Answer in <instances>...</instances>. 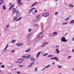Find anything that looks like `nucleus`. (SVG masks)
I'll return each mask as SVG.
<instances>
[{"instance_id": "nucleus-44", "label": "nucleus", "mask_w": 74, "mask_h": 74, "mask_svg": "<svg viewBox=\"0 0 74 74\" xmlns=\"http://www.w3.org/2000/svg\"><path fill=\"white\" fill-rule=\"evenodd\" d=\"M22 66H23V65H20L19 67H22Z\"/></svg>"}, {"instance_id": "nucleus-56", "label": "nucleus", "mask_w": 74, "mask_h": 74, "mask_svg": "<svg viewBox=\"0 0 74 74\" xmlns=\"http://www.w3.org/2000/svg\"><path fill=\"white\" fill-rule=\"evenodd\" d=\"M40 34H42V32L40 33Z\"/></svg>"}, {"instance_id": "nucleus-8", "label": "nucleus", "mask_w": 74, "mask_h": 74, "mask_svg": "<svg viewBox=\"0 0 74 74\" xmlns=\"http://www.w3.org/2000/svg\"><path fill=\"white\" fill-rule=\"evenodd\" d=\"M51 65H49L47 66H45V68H44L42 70V71H44L45 69V68H48L49 67V66H50Z\"/></svg>"}, {"instance_id": "nucleus-28", "label": "nucleus", "mask_w": 74, "mask_h": 74, "mask_svg": "<svg viewBox=\"0 0 74 74\" xmlns=\"http://www.w3.org/2000/svg\"><path fill=\"white\" fill-rule=\"evenodd\" d=\"M28 32H32V29L31 28L29 29H28Z\"/></svg>"}, {"instance_id": "nucleus-33", "label": "nucleus", "mask_w": 74, "mask_h": 74, "mask_svg": "<svg viewBox=\"0 0 74 74\" xmlns=\"http://www.w3.org/2000/svg\"><path fill=\"white\" fill-rule=\"evenodd\" d=\"M32 65L31 64H30V65L28 66V67H29V68H30V67H32Z\"/></svg>"}, {"instance_id": "nucleus-53", "label": "nucleus", "mask_w": 74, "mask_h": 74, "mask_svg": "<svg viewBox=\"0 0 74 74\" xmlns=\"http://www.w3.org/2000/svg\"><path fill=\"white\" fill-rule=\"evenodd\" d=\"M7 49V48L5 47V48L4 49V51H5L6 49Z\"/></svg>"}, {"instance_id": "nucleus-30", "label": "nucleus", "mask_w": 74, "mask_h": 74, "mask_svg": "<svg viewBox=\"0 0 74 74\" xmlns=\"http://www.w3.org/2000/svg\"><path fill=\"white\" fill-rule=\"evenodd\" d=\"M37 26H38V24H37L34 25V27H36Z\"/></svg>"}, {"instance_id": "nucleus-7", "label": "nucleus", "mask_w": 74, "mask_h": 74, "mask_svg": "<svg viewBox=\"0 0 74 74\" xmlns=\"http://www.w3.org/2000/svg\"><path fill=\"white\" fill-rule=\"evenodd\" d=\"M31 37V35H30V34H28V35L27 37V39H29V38H30Z\"/></svg>"}, {"instance_id": "nucleus-12", "label": "nucleus", "mask_w": 74, "mask_h": 74, "mask_svg": "<svg viewBox=\"0 0 74 74\" xmlns=\"http://www.w3.org/2000/svg\"><path fill=\"white\" fill-rule=\"evenodd\" d=\"M3 0H0V5H1V4H2L3 3Z\"/></svg>"}, {"instance_id": "nucleus-45", "label": "nucleus", "mask_w": 74, "mask_h": 74, "mask_svg": "<svg viewBox=\"0 0 74 74\" xmlns=\"http://www.w3.org/2000/svg\"><path fill=\"white\" fill-rule=\"evenodd\" d=\"M71 56H69L68 57V59H70V58H71Z\"/></svg>"}, {"instance_id": "nucleus-48", "label": "nucleus", "mask_w": 74, "mask_h": 74, "mask_svg": "<svg viewBox=\"0 0 74 74\" xmlns=\"http://www.w3.org/2000/svg\"><path fill=\"white\" fill-rule=\"evenodd\" d=\"M8 45H7L6 47V48H8Z\"/></svg>"}, {"instance_id": "nucleus-60", "label": "nucleus", "mask_w": 74, "mask_h": 74, "mask_svg": "<svg viewBox=\"0 0 74 74\" xmlns=\"http://www.w3.org/2000/svg\"><path fill=\"white\" fill-rule=\"evenodd\" d=\"M1 64H2V63H0V65H1Z\"/></svg>"}, {"instance_id": "nucleus-10", "label": "nucleus", "mask_w": 74, "mask_h": 74, "mask_svg": "<svg viewBox=\"0 0 74 74\" xmlns=\"http://www.w3.org/2000/svg\"><path fill=\"white\" fill-rule=\"evenodd\" d=\"M54 59H55V60L57 61H59V59H58V58L57 57H54Z\"/></svg>"}, {"instance_id": "nucleus-51", "label": "nucleus", "mask_w": 74, "mask_h": 74, "mask_svg": "<svg viewBox=\"0 0 74 74\" xmlns=\"http://www.w3.org/2000/svg\"><path fill=\"white\" fill-rule=\"evenodd\" d=\"M20 73H21V72L19 71H18L17 73V74H20Z\"/></svg>"}, {"instance_id": "nucleus-16", "label": "nucleus", "mask_w": 74, "mask_h": 74, "mask_svg": "<svg viewBox=\"0 0 74 74\" xmlns=\"http://www.w3.org/2000/svg\"><path fill=\"white\" fill-rule=\"evenodd\" d=\"M56 51H57V53H60V51H59V49H56Z\"/></svg>"}, {"instance_id": "nucleus-32", "label": "nucleus", "mask_w": 74, "mask_h": 74, "mask_svg": "<svg viewBox=\"0 0 74 74\" xmlns=\"http://www.w3.org/2000/svg\"><path fill=\"white\" fill-rule=\"evenodd\" d=\"M1 68H4V67H5L4 65H2L1 66Z\"/></svg>"}, {"instance_id": "nucleus-20", "label": "nucleus", "mask_w": 74, "mask_h": 74, "mask_svg": "<svg viewBox=\"0 0 74 74\" xmlns=\"http://www.w3.org/2000/svg\"><path fill=\"white\" fill-rule=\"evenodd\" d=\"M35 8H32L29 11V12H32V11H33V9H35Z\"/></svg>"}, {"instance_id": "nucleus-27", "label": "nucleus", "mask_w": 74, "mask_h": 74, "mask_svg": "<svg viewBox=\"0 0 74 74\" xmlns=\"http://www.w3.org/2000/svg\"><path fill=\"white\" fill-rule=\"evenodd\" d=\"M15 50H11V53H14V52H15Z\"/></svg>"}, {"instance_id": "nucleus-52", "label": "nucleus", "mask_w": 74, "mask_h": 74, "mask_svg": "<svg viewBox=\"0 0 74 74\" xmlns=\"http://www.w3.org/2000/svg\"><path fill=\"white\" fill-rule=\"evenodd\" d=\"M11 8H12L10 6L9 9V10H11Z\"/></svg>"}, {"instance_id": "nucleus-3", "label": "nucleus", "mask_w": 74, "mask_h": 74, "mask_svg": "<svg viewBox=\"0 0 74 74\" xmlns=\"http://www.w3.org/2000/svg\"><path fill=\"white\" fill-rule=\"evenodd\" d=\"M49 15V13L48 12L44 13L42 14V16L44 17H47Z\"/></svg>"}, {"instance_id": "nucleus-19", "label": "nucleus", "mask_w": 74, "mask_h": 74, "mask_svg": "<svg viewBox=\"0 0 74 74\" xmlns=\"http://www.w3.org/2000/svg\"><path fill=\"white\" fill-rule=\"evenodd\" d=\"M3 10H5V9H6V7L5 6V5H3Z\"/></svg>"}, {"instance_id": "nucleus-64", "label": "nucleus", "mask_w": 74, "mask_h": 74, "mask_svg": "<svg viewBox=\"0 0 74 74\" xmlns=\"http://www.w3.org/2000/svg\"><path fill=\"white\" fill-rule=\"evenodd\" d=\"M12 73H9V74H11Z\"/></svg>"}, {"instance_id": "nucleus-31", "label": "nucleus", "mask_w": 74, "mask_h": 74, "mask_svg": "<svg viewBox=\"0 0 74 74\" xmlns=\"http://www.w3.org/2000/svg\"><path fill=\"white\" fill-rule=\"evenodd\" d=\"M38 69L37 68H36L35 69V71H37V70H38Z\"/></svg>"}, {"instance_id": "nucleus-29", "label": "nucleus", "mask_w": 74, "mask_h": 74, "mask_svg": "<svg viewBox=\"0 0 74 74\" xmlns=\"http://www.w3.org/2000/svg\"><path fill=\"white\" fill-rule=\"evenodd\" d=\"M34 62H33L32 63H31L30 64H31L32 66V65H33V64H34Z\"/></svg>"}, {"instance_id": "nucleus-34", "label": "nucleus", "mask_w": 74, "mask_h": 74, "mask_svg": "<svg viewBox=\"0 0 74 74\" xmlns=\"http://www.w3.org/2000/svg\"><path fill=\"white\" fill-rule=\"evenodd\" d=\"M22 4H23V3H22V2H20L19 5H22Z\"/></svg>"}, {"instance_id": "nucleus-2", "label": "nucleus", "mask_w": 74, "mask_h": 74, "mask_svg": "<svg viewBox=\"0 0 74 74\" xmlns=\"http://www.w3.org/2000/svg\"><path fill=\"white\" fill-rule=\"evenodd\" d=\"M61 40L62 42H67V40H66V38L64 37H62L61 38Z\"/></svg>"}, {"instance_id": "nucleus-5", "label": "nucleus", "mask_w": 74, "mask_h": 74, "mask_svg": "<svg viewBox=\"0 0 74 74\" xmlns=\"http://www.w3.org/2000/svg\"><path fill=\"white\" fill-rule=\"evenodd\" d=\"M16 45L18 47H21V46H22V45H23V44L22 43H20L19 44L18 43H17L16 44Z\"/></svg>"}, {"instance_id": "nucleus-4", "label": "nucleus", "mask_w": 74, "mask_h": 74, "mask_svg": "<svg viewBox=\"0 0 74 74\" xmlns=\"http://www.w3.org/2000/svg\"><path fill=\"white\" fill-rule=\"evenodd\" d=\"M48 44V42H45L42 43V45L41 46V47H45V45H47Z\"/></svg>"}, {"instance_id": "nucleus-41", "label": "nucleus", "mask_w": 74, "mask_h": 74, "mask_svg": "<svg viewBox=\"0 0 74 74\" xmlns=\"http://www.w3.org/2000/svg\"><path fill=\"white\" fill-rule=\"evenodd\" d=\"M47 55H48V54H45L43 55V56H47Z\"/></svg>"}, {"instance_id": "nucleus-25", "label": "nucleus", "mask_w": 74, "mask_h": 74, "mask_svg": "<svg viewBox=\"0 0 74 74\" xmlns=\"http://www.w3.org/2000/svg\"><path fill=\"white\" fill-rule=\"evenodd\" d=\"M22 58H26V56H25V55H23L22 56Z\"/></svg>"}, {"instance_id": "nucleus-15", "label": "nucleus", "mask_w": 74, "mask_h": 74, "mask_svg": "<svg viewBox=\"0 0 74 74\" xmlns=\"http://www.w3.org/2000/svg\"><path fill=\"white\" fill-rule=\"evenodd\" d=\"M31 57V56L30 55H28L26 56V58L28 59V58H30Z\"/></svg>"}, {"instance_id": "nucleus-14", "label": "nucleus", "mask_w": 74, "mask_h": 74, "mask_svg": "<svg viewBox=\"0 0 74 74\" xmlns=\"http://www.w3.org/2000/svg\"><path fill=\"white\" fill-rule=\"evenodd\" d=\"M18 16H16V17H15V16H14V17L13 18L14 21H15V20H16V19H17V18H18Z\"/></svg>"}, {"instance_id": "nucleus-36", "label": "nucleus", "mask_w": 74, "mask_h": 74, "mask_svg": "<svg viewBox=\"0 0 74 74\" xmlns=\"http://www.w3.org/2000/svg\"><path fill=\"white\" fill-rule=\"evenodd\" d=\"M9 26H10V25L8 24L6 25L7 27H8Z\"/></svg>"}, {"instance_id": "nucleus-59", "label": "nucleus", "mask_w": 74, "mask_h": 74, "mask_svg": "<svg viewBox=\"0 0 74 74\" xmlns=\"http://www.w3.org/2000/svg\"><path fill=\"white\" fill-rule=\"evenodd\" d=\"M67 34V33H66V34H65V36H66V34Z\"/></svg>"}, {"instance_id": "nucleus-46", "label": "nucleus", "mask_w": 74, "mask_h": 74, "mask_svg": "<svg viewBox=\"0 0 74 74\" xmlns=\"http://www.w3.org/2000/svg\"><path fill=\"white\" fill-rule=\"evenodd\" d=\"M59 46H56V48H59Z\"/></svg>"}, {"instance_id": "nucleus-62", "label": "nucleus", "mask_w": 74, "mask_h": 74, "mask_svg": "<svg viewBox=\"0 0 74 74\" xmlns=\"http://www.w3.org/2000/svg\"><path fill=\"white\" fill-rule=\"evenodd\" d=\"M60 67V66H59V65H58V67Z\"/></svg>"}, {"instance_id": "nucleus-47", "label": "nucleus", "mask_w": 74, "mask_h": 74, "mask_svg": "<svg viewBox=\"0 0 74 74\" xmlns=\"http://www.w3.org/2000/svg\"><path fill=\"white\" fill-rule=\"evenodd\" d=\"M39 38H40V36L38 35L37 37V38L38 39Z\"/></svg>"}, {"instance_id": "nucleus-22", "label": "nucleus", "mask_w": 74, "mask_h": 74, "mask_svg": "<svg viewBox=\"0 0 74 74\" xmlns=\"http://www.w3.org/2000/svg\"><path fill=\"white\" fill-rule=\"evenodd\" d=\"M53 34H55V35H56L57 34H58V32H54L53 33Z\"/></svg>"}, {"instance_id": "nucleus-37", "label": "nucleus", "mask_w": 74, "mask_h": 74, "mask_svg": "<svg viewBox=\"0 0 74 74\" xmlns=\"http://www.w3.org/2000/svg\"><path fill=\"white\" fill-rule=\"evenodd\" d=\"M52 56H53V55H50L47 56V57H51Z\"/></svg>"}, {"instance_id": "nucleus-17", "label": "nucleus", "mask_w": 74, "mask_h": 74, "mask_svg": "<svg viewBox=\"0 0 74 74\" xmlns=\"http://www.w3.org/2000/svg\"><path fill=\"white\" fill-rule=\"evenodd\" d=\"M40 53H41V52H40V51L38 53V54L36 56L37 58H38V57L39 56V55H40Z\"/></svg>"}, {"instance_id": "nucleus-42", "label": "nucleus", "mask_w": 74, "mask_h": 74, "mask_svg": "<svg viewBox=\"0 0 74 74\" xmlns=\"http://www.w3.org/2000/svg\"><path fill=\"white\" fill-rule=\"evenodd\" d=\"M58 14V12H56L55 13V15H57Z\"/></svg>"}, {"instance_id": "nucleus-6", "label": "nucleus", "mask_w": 74, "mask_h": 74, "mask_svg": "<svg viewBox=\"0 0 74 74\" xmlns=\"http://www.w3.org/2000/svg\"><path fill=\"white\" fill-rule=\"evenodd\" d=\"M23 59H19L18 60V63H21L23 62Z\"/></svg>"}, {"instance_id": "nucleus-55", "label": "nucleus", "mask_w": 74, "mask_h": 74, "mask_svg": "<svg viewBox=\"0 0 74 74\" xmlns=\"http://www.w3.org/2000/svg\"><path fill=\"white\" fill-rule=\"evenodd\" d=\"M72 51L73 52H74V49H73L72 50Z\"/></svg>"}, {"instance_id": "nucleus-13", "label": "nucleus", "mask_w": 74, "mask_h": 74, "mask_svg": "<svg viewBox=\"0 0 74 74\" xmlns=\"http://www.w3.org/2000/svg\"><path fill=\"white\" fill-rule=\"evenodd\" d=\"M31 61H35V60H36L34 59V58H33V57H32L31 58Z\"/></svg>"}, {"instance_id": "nucleus-43", "label": "nucleus", "mask_w": 74, "mask_h": 74, "mask_svg": "<svg viewBox=\"0 0 74 74\" xmlns=\"http://www.w3.org/2000/svg\"><path fill=\"white\" fill-rule=\"evenodd\" d=\"M12 5V3H9V5Z\"/></svg>"}, {"instance_id": "nucleus-58", "label": "nucleus", "mask_w": 74, "mask_h": 74, "mask_svg": "<svg viewBox=\"0 0 74 74\" xmlns=\"http://www.w3.org/2000/svg\"><path fill=\"white\" fill-rule=\"evenodd\" d=\"M62 68V66H60L59 67V68Z\"/></svg>"}, {"instance_id": "nucleus-63", "label": "nucleus", "mask_w": 74, "mask_h": 74, "mask_svg": "<svg viewBox=\"0 0 74 74\" xmlns=\"http://www.w3.org/2000/svg\"><path fill=\"white\" fill-rule=\"evenodd\" d=\"M35 3V4H36V3H38V2H36Z\"/></svg>"}, {"instance_id": "nucleus-18", "label": "nucleus", "mask_w": 74, "mask_h": 74, "mask_svg": "<svg viewBox=\"0 0 74 74\" xmlns=\"http://www.w3.org/2000/svg\"><path fill=\"white\" fill-rule=\"evenodd\" d=\"M67 22L63 23H62V25H67Z\"/></svg>"}, {"instance_id": "nucleus-61", "label": "nucleus", "mask_w": 74, "mask_h": 74, "mask_svg": "<svg viewBox=\"0 0 74 74\" xmlns=\"http://www.w3.org/2000/svg\"><path fill=\"white\" fill-rule=\"evenodd\" d=\"M14 70H16V68H15L14 69Z\"/></svg>"}, {"instance_id": "nucleus-21", "label": "nucleus", "mask_w": 74, "mask_h": 74, "mask_svg": "<svg viewBox=\"0 0 74 74\" xmlns=\"http://www.w3.org/2000/svg\"><path fill=\"white\" fill-rule=\"evenodd\" d=\"M70 23L73 24L74 23V20H73L71 21V22H70Z\"/></svg>"}, {"instance_id": "nucleus-23", "label": "nucleus", "mask_w": 74, "mask_h": 74, "mask_svg": "<svg viewBox=\"0 0 74 74\" xmlns=\"http://www.w3.org/2000/svg\"><path fill=\"white\" fill-rule=\"evenodd\" d=\"M15 41H16V40H13L11 42V43H14V42H15Z\"/></svg>"}, {"instance_id": "nucleus-11", "label": "nucleus", "mask_w": 74, "mask_h": 74, "mask_svg": "<svg viewBox=\"0 0 74 74\" xmlns=\"http://www.w3.org/2000/svg\"><path fill=\"white\" fill-rule=\"evenodd\" d=\"M22 18V17H19L18 19H17V20H16V21H20V20H21Z\"/></svg>"}, {"instance_id": "nucleus-49", "label": "nucleus", "mask_w": 74, "mask_h": 74, "mask_svg": "<svg viewBox=\"0 0 74 74\" xmlns=\"http://www.w3.org/2000/svg\"><path fill=\"white\" fill-rule=\"evenodd\" d=\"M51 59H54V57L51 58Z\"/></svg>"}, {"instance_id": "nucleus-40", "label": "nucleus", "mask_w": 74, "mask_h": 74, "mask_svg": "<svg viewBox=\"0 0 74 74\" xmlns=\"http://www.w3.org/2000/svg\"><path fill=\"white\" fill-rule=\"evenodd\" d=\"M35 4H36V3H34V4H33L32 5V6H34V5H35Z\"/></svg>"}, {"instance_id": "nucleus-57", "label": "nucleus", "mask_w": 74, "mask_h": 74, "mask_svg": "<svg viewBox=\"0 0 74 74\" xmlns=\"http://www.w3.org/2000/svg\"><path fill=\"white\" fill-rule=\"evenodd\" d=\"M54 64H55V62H53V63H52V64H53V65Z\"/></svg>"}, {"instance_id": "nucleus-35", "label": "nucleus", "mask_w": 74, "mask_h": 74, "mask_svg": "<svg viewBox=\"0 0 74 74\" xmlns=\"http://www.w3.org/2000/svg\"><path fill=\"white\" fill-rule=\"evenodd\" d=\"M40 16V15H38L37 16V18H39Z\"/></svg>"}, {"instance_id": "nucleus-24", "label": "nucleus", "mask_w": 74, "mask_h": 74, "mask_svg": "<svg viewBox=\"0 0 74 74\" xmlns=\"http://www.w3.org/2000/svg\"><path fill=\"white\" fill-rule=\"evenodd\" d=\"M21 0H18V1H17V2L18 3V4H20L21 2Z\"/></svg>"}, {"instance_id": "nucleus-26", "label": "nucleus", "mask_w": 74, "mask_h": 74, "mask_svg": "<svg viewBox=\"0 0 74 74\" xmlns=\"http://www.w3.org/2000/svg\"><path fill=\"white\" fill-rule=\"evenodd\" d=\"M69 7H74V5L73 4H69Z\"/></svg>"}, {"instance_id": "nucleus-39", "label": "nucleus", "mask_w": 74, "mask_h": 74, "mask_svg": "<svg viewBox=\"0 0 74 74\" xmlns=\"http://www.w3.org/2000/svg\"><path fill=\"white\" fill-rule=\"evenodd\" d=\"M14 6V4H13L12 5H11L10 7L12 8V7H13Z\"/></svg>"}, {"instance_id": "nucleus-9", "label": "nucleus", "mask_w": 74, "mask_h": 74, "mask_svg": "<svg viewBox=\"0 0 74 74\" xmlns=\"http://www.w3.org/2000/svg\"><path fill=\"white\" fill-rule=\"evenodd\" d=\"M30 51H31V49H28L25 51V52H26V53H27V52H30Z\"/></svg>"}, {"instance_id": "nucleus-1", "label": "nucleus", "mask_w": 74, "mask_h": 74, "mask_svg": "<svg viewBox=\"0 0 74 74\" xmlns=\"http://www.w3.org/2000/svg\"><path fill=\"white\" fill-rule=\"evenodd\" d=\"M16 13V16H19L20 15V12L19 10H17L16 8H14L12 9V14L14 15Z\"/></svg>"}, {"instance_id": "nucleus-54", "label": "nucleus", "mask_w": 74, "mask_h": 74, "mask_svg": "<svg viewBox=\"0 0 74 74\" xmlns=\"http://www.w3.org/2000/svg\"><path fill=\"white\" fill-rule=\"evenodd\" d=\"M72 41H74V37L72 39Z\"/></svg>"}, {"instance_id": "nucleus-38", "label": "nucleus", "mask_w": 74, "mask_h": 74, "mask_svg": "<svg viewBox=\"0 0 74 74\" xmlns=\"http://www.w3.org/2000/svg\"><path fill=\"white\" fill-rule=\"evenodd\" d=\"M69 18H70V17L68 18H66L65 19V21H67V20H68V19H69Z\"/></svg>"}, {"instance_id": "nucleus-50", "label": "nucleus", "mask_w": 74, "mask_h": 74, "mask_svg": "<svg viewBox=\"0 0 74 74\" xmlns=\"http://www.w3.org/2000/svg\"><path fill=\"white\" fill-rule=\"evenodd\" d=\"M37 12V10H36L35 12Z\"/></svg>"}]
</instances>
